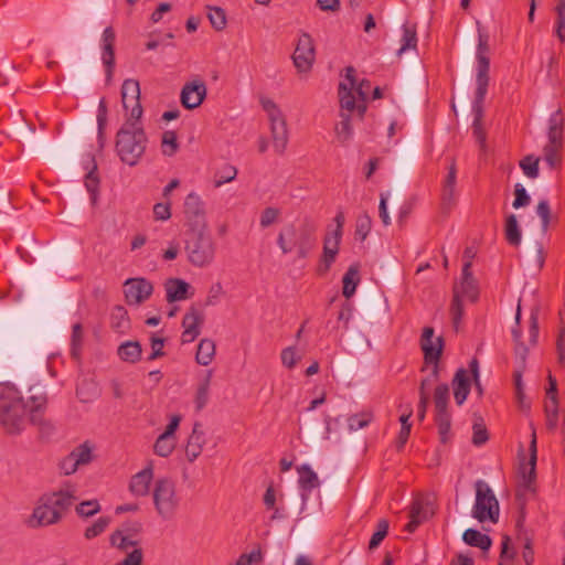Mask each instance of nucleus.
I'll use <instances>...</instances> for the list:
<instances>
[{"label": "nucleus", "instance_id": "27", "mask_svg": "<svg viewBox=\"0 0 565 565\" xmlns=\"http://www.w3.org/2000/svg\"><path fill=\"white\" fill-rule=\"evenodd\" d=\"M339 98L340 106L342 109H345L348 111L356 109L360 118H363L366 111V104L362 99L361 103L356 104L355 96L353 94V88L348 87L345 83L339 84Z\"/></svg>", "mask_w": 565, "mask_h": 565}, {"label": "nucleus", "instance_id": "11", "mask_svg": "<svg viewBox=\"0 0 565 565\" xmlns=\"http://www.w3.org/2000/svg\"><path fill=\"white\" fill-rule=\"evenodd\" d=\"M121 102L124 108L129 113L127 119H140L142 116V106L140 104V85L132 78L125 79L121 85Z\"/></svg>", "mask_w": 565, "mask_h": 565}, {"label": "nucleus", "instance_id": "35", "mask_svg": "<svg viewBox=\"0 0 565 565\" xmlns=\"http://www.w3.org/2000/svg\"><path fill=\"white\" fill-rule=\"evenodd\" d=\"M177 437L160 434L153 444V452L162 458L169 457L177 447Z\"/></svg>", "mask_w": 565, "mask_h": 565}, {"label": "nucleus", "instance_id": "42", "mask_svg": "<svg viewBox=\"0 0 565 565\" xmlns=\"http://www.w3.org/2000/svg\"><path fill=\"white\" fill-rule=\"evenodd\" d=\"M450 315L452 320V326L457 331L459 329L462 316H463V305L460 298V294L457 287H454V296L450 305Z\"/></svg>", "mask_w": 565, "mask_h": 565}, {"label": "nucleus", "instance_id": "10", "mask_svg": "<svg viewBox=\"0 0 565 565\" xmlns=\"http://www.w3.org/2000/svg\"><path fill=\"white\" fill-rule=\"evenodd\" d=\"M316 60V50L310 34L302 33L299 36L292 61L299 73H307L311 70Z\"/></svg>", "mask_w": 565, "mask_h": 565}, {"label": "nucleus", "instance_id": "20", "mask_svg": "<svg viewBox=\"0 0 565 565\" xmlns=\"http://www.w3.org/2000/svg\"><path fill=\"white\" fill-rule=\"evenodd\" d=\"M115 30L111 26H107L102 35V60L106 67L107 79L111 78L115 67Z\"/></svg>", "mask_w": 565, "mask_h": 565}, {"label": "nucleus", "instance_id": "34", "mask_svg": "<svg viewBox=\"0 0 565 565\" xmlns=\"http://www.w3.org/2000/svg\"><path fill=\"white\" fill-rule=\"evenodd\" d=\"M215 355V343L211 339H202L198 345L195 360L200 365H209Z\"/></svg>", "mask_w": 565, "mask_h": 565}, {"label": "nucleus", "instance_id": "52", "mask_svg": "<svg viewBox=\"0 0 565 565\" xmlns=\"http://www.w3.org/2000/svg\"><path fill=\"white\" fill-rule=\"evenodd\" d=\"M372 221L367 214H361L355 223V237L364 241L371 231Z\"/></svg>", "mask_w": 565, "mask_h": 565}, {"label": "nucleus", "instance_id": "41", "mask_svg": "<svg viewBox=\"0 0 565 565\" xmlns=\"http://www.w3.org/2000/svg\"><path fill=\"white\" fill-rule=\"evenodd\" d=\"M99 183L100 181L97 174V166L94 163L93 168L85 175V186L90 194V201L94 205L97 203Z\"/></svg>", "mask_w": 565, "mask_h": 565}, {"label": "nucleus", "instance_id": "22", "mask_svg": "<svg viewBox=\"0 0 565 565\" xmlns=\"http://www.w3.org/2000/svg\"><path fill=\"white\" fill-rule=\"evenodd\" d=\"M430 514L431 510H429V504L427 502H424L420 499L414 500L409 510V521L405 525L404 530L408 533H414L423 522L428 520Z\"/></svg>", "mask_w": 565, "mask_h": 565}, {"label": "nucleus", "instance_id": "63", "mask_svg": "<svg viewBox=\"0 0 565 565\" xmlns=\"http://www.w3.org/2000/svg\"><path fill=\"white\" fill-rule=\"evenodd\" d=\"M153 215L158 221H167L171 217V206L169 202L157 203L153 206Z\"/></svg>", "mask_w": 565, "mask_h": 565}, {"label": "nucleus", "instance_id": "50", "mask_svg": "<svg viewBox=\"0 0 565 565\" xmlns=\"http://www.w3.org/2000/svg\"><path fill=\"white\" fill-rule=\"evenodd\" d=\"M178 137L172 130H167L162 135V152L166 156H173L178 150Z\"/></svg>", "mask_w": 565, "mask_h": 565}, {"label": "nucleus", "instance_id": "40", "mask_svg": "<svg viewBox=\"0 0 565 565\" xmlns=\"http://www.w3.org/2000/svg\"><path fill=\"white\" fill-rule=\"evenodd\" d=\"M402 29H403V35L401 39V43H402L401 47L397 51L398 55H401L402 53H404L407 50L416 49V45H417L416 28L405 23V24H403Z\"/></svg>", "mask_w": 565, "mask_h": 565}, {"label": "nucleus", "instance_id": "47", "mask_svg": "<svg viewBox=\"0 0 565 565\" xmlns=\"http://www.w3.org/2000/svg\"><path fill=\"white\" fill-rule=\"evenodd\" d=\"M111 327L115 330H122L128 327L129 318L127 310L122 306H116L111 311Z\"/></svg>", "mask_w": 565, "mask_h": 565}, {"label": "nucleus", "instance_id": "24", "mask_svg": "<svg viewBox=\"0 0 565 565\" xmlns=\"http://www.w3.org/2000/svg\"><path fill=\"white\" fill-rule=\"evenodd\" d=\"M153 479L152 465L149 463L145 469L132 476L129 490L134 495L145 497L149 493L150 483Z\"/></svg>", "mask_w": 565, "mask_h": 565}, {"label": "nucleus", "instance_id": "39", "mask_svg": "<svg viewBox=\"0 0 565 565\" xmlns=\"http://www.w3.org/2000/svg\"><path fill=\"white\" fill-rule=\"evenodd\" d=\"M211 379L212 372L209 371L206 376L200 382L198 386L194 398V404L198 412L202 411L209 402Z\"/></svg>", "mask_w": 565, "mask_h": 565}, {"label": "nucleus", "instance_id": "8", "mask_svg": "<svg viewBox=\"0 0 565 565\" xmlns=\"http://www.w3.org/2000/svg\"><path fill=\"white\" fill-rule=\"evenodd\" d=\"M449 387L446 383L436 386L434 392L435 423L440 443L446 444L451 437V414L448 412Z\"/></svg>", "mask_w": 565, "mask_h": 565}, {"label": "nucleus", "instance_id": "18", "mask_svg": "<svg viewBox=\"0 0 565 565\" xmlns=\"http://www.w3.org/2000/svg\"><path fill=\"white\" fill-rule=\"evenodd\" d=\"M203 321V315L192 306L182 319V327L184 329L181 335L182 343H191L199 337L200 327Z\"/></svg>", "mask_w": 565, "mask_h": 565}, {"label": "nucleus", "instance_id": "57", "mask_svg": "<svg viewBox=\"0 0 565 565\" xmlns=\"http://www.w3.org/2000/svg\"><path fill=\"white\" fill-rule=\"evenodd\" d=\"M536 213L542 221V230L547 231L551 222V207L546 200H541L536 206Z\"/></svg>", "mask_w": 565, "mask_h": 565}, {"label": "nucleus", "instance_id": "48", "mask_svg": "<svg viewBox=\"0 0 565 565\" xmlns=\"http://www.w3.org/2000/svg\"><path fill=\"white\" fill-rule=\"evenodd\" d=\"M107 103L105 98H102L98 104L97 109V129H98V140L100 143L104 141L105 129L107 125Z\"/></svg>", "mask_w": 565, "mask_h": 565}, {"label": "nucleus", "instance_id": "15", "mask_svg": "<svg viewBox=\"0 0 565 565\" xmlns=\"http://www.w3.org/2000/svg\"><path fill=\"white\" fill-rule=\"evenodd\" d=\"M341 236L339 231H333L332 233H328L323 239V253L320 260V265L318 266V274L324 275L330 270L331 265L335 262L337 255L339 253Z\"/></svg>", "mask_w": 565, "mask_h": 565}, {"label": "nucleus", "instance_id": "64", "mask_svg": "<svg viewBox=\"0 0 565 565\" xmlns=\"http://www.w3.org/2000/svg\"><path fill=\"white\" fill-rule=\"evenodd\" d=\"M163 345H164V339L152 335L151 337L152 352L148 356V360L152 361V360L163 356L164 355Z\"/></svg>", "mask_w": 565, "mask_h": 565}, {"label": "nucleus", "instance_id": "16", "mask_svg": "<svg viewBox=\"0 0 565 565\" xmlns=\"http://www.w3.org/2000/svg\"><path fill=\"white\" fill-rule=\"evenodd\" d=\"M23 413L19 404H0V424L9 434H19L23 428Z\"/></svg>", "mask_w": 565, "mask_h": 565}, {"label": "nucleus", "instance_id": "58", "mask_svg": "<svg viewBox=\"0 0 565 565\" xmlns=\"http://www.w3.org/2000/svg\"><path fill=\"white\" fill-rule=\"evenodd\" d=\"M279 215H280V211L278 209L271 207V206L266 207L260 214V220H259L260 226L263 228L270 226L278 220Z\"/></svg>", "mask_w": 565, "mask_h": 565}, {"label": "nucleus", "instance_id": "7", "mask_svg": "<svg viewBox=\"0 0 565 565\" xmlns=\"http://www.w3.org/2000/svg\"><path fill=\"white\" fill-rule=\"evenodd\" d=\"M153 504L156 511L163 520L174 518L179 508V498L175 492V484L168 478L158 479L153 489Z\"/></svg>", "mask_w": 565, "mask_h": 565}, {"label": "nucleus", "instance_id": "59", "mask_svg": "<svg viewBox=\"0 0 565 565\" xmlns=\"http://www.w3.org/2000/svg\"><path fill=\"white\" fill-rule=\"evenodd\" d=\"M143 553L140 547L134 548L130 553H127L126 557L116 563L115 565H142Z\"/></svg>", "mask_w": 565, "mask_h": 565}, {"label": "nucleus", "instance_id": "33", "mask_svg": "<svg viewBox=\"0 0 565 565\" xmlns=\"http://www.w3.org/2000/svg\"><path fill=\"white\" fill-rule=\"evenodd\" d=\"M462 540L466 544L479 547L482 551H488L491 547V537L475 529H467L462 534Z\"/></svg>", "mask_w": 565, "mask_h": 565}, {"label": "nucleus", "instance_id": "6", "mask_svg": "<svg viewBox=\"0 0 565 565\" xmlns=\"http://www.w3.org/2000/svg\"><path fill=\"white\" fill-rule=\"evenodd\" d=\"M476 501L472 508V516L480 523H498L500 516V505L492 489L484 480L475 482Z\"/></svg>", "mask_w": 565, "mask_h": 565}, {"label": "nucleus", "instance_id": "13", "mask_svg": "<svg viewBox=\"0 0 565 565\" xmlns=\"http://www.w3.org/2000/svg\"><path fill=\"white\" fill-rule=\"evenodd\" d=\"M489 45L488 36L479 33L478 46H477V89L476 90H488L489 85V68L490 60L488 56Z\"/></svg>", "mask_w": 565, "mask_h": 565}, {"label": "nucleus", "instance_id": "29", "mask_svg": "<svg viewBox=\"0 0 565 565\" xmlns=\"http://www.w3.org/2000/svg\"><path fill=\"white\" fill-rule=\"evenodd\" d=\"M297 470L299 473L298 484L302 491V498H305L306 493L308 494L313 489L320 487V480L309 465H302L298 467Z\"/></svg>", "mask_w": 565, "mask_h": 565}, {"label": "nucleus", "instance_id": "14", "mask_svg": "<svg viewBox=\"0 0 565 565\" xmlns=\"http://www.w3.org/2000/svg\"><path fill=\"white\" fill-rule=\"evenodd\" d=\"M530 458L527 462H523L520 466L521 475V487L527 491L534 492V483L536 479V460H537V448H536V433L532 430L531 443H530Z\"/></svg>", "mask_w": 565, "mask_h": 565}, {"label": "nucleus", "instance_id": "4", "mask_svg": "<svg viewBox=\"0 0 565 565\" xmlns=\"http://www.w3.org/2000/svg\"><path fill=\"white\" fill-rule=\"evenodd\" d=\"M184 250L188 262L194 267L210 266L215 258L216 243L206 228L185 231Z\"/></svg>", "mask_w": 565, "mask_h": 565}, {"label": "nucleus", "instance_id": "19", "mask_svg": "<svg viewBox=\"0 0 565 565\" xmlns=\"http://www.w3.org/2000/svg\"><path fill=\"white\" fill-rule=\"evenodd\" d=\"M488 90H476L472 111L475 115L472 122V134L481 149L486 148V131L482 127L483 102Z\"/></svg>", "mask_w": 565, "mask_h": 565}, {"label": "nucleus", "instance_id": "56", "mask_svg": "<svg viewBox=\"0 0 565 565\" xmlns=\"http://www.w3.org/2000/svg\"><path fill=\"white\" fill-rule=\"evenodd\" d=\"M472 444L475 446H482L489 439L488 430L484 424L475 423L472 426Z\"/></svg>", "mask_w": 565, "mask_h": 565}, {"label": "nucleus", "instance_id": "38", "mask_svg": "<svg viewBox=\"0 0 565 565\" xmlns=\"http://www.w3.org/2000/svg\"><path fill=\"white\" fill-rule=\"evenodd\" d=\"M110 545L119 550L120 552H128L130 547H137L138 541L132 540L130 534H125L122 530H116L109 537Z\"/></svg>", "mask_w": 565, "mask_h": 565}, {"label": "nucleus", "instance_id": "30", "mask_svg": "<svg viewBox=\"0 0 565 565\" xmlns=\"http://www.w3.org/2000/svg\"><path fill=\"white\" fill-rule=\"evenodd\" d=\"M342 294L347 299H350L356 291V287L360 284V265L352 264L345 271L342 278Z\"/></svg>", "mask_w": 565, "mask_h": 565}, {"label": "nucleus", "instance_id": "25", "mask_svg": "<svg viewBox=\"0 0 565 565\" xmlns=\"http://www.w3.org/2000/svg\"><path fill=\"white\" fill-rule=\"evenodd\" d=\"M201 428L202 425L200 423L193 425L192 433L185 446V456L190 462H193L201 455L205 445V435Z\"/></svg>", "mask_w": 565, "mask_h": 565}, {"label": "nucleus", "instance_id": "53", "mask_svg": "<svg viewBox=\"0 0 565 565\" xmlns=\"http://www.w3.org/2000/svg\"><path fill=\"white\" fill-rule=\"evenodd\" d=\"M520 168L523 170L524 174L531 179H535L539 175V158H534L533 156H526L524 159L520 161Z\"/></svg>", "mask_w": 565, "mask_h": 565}, {"label": "nucleus", "instance_id": "26", "mask_svg": "<svg viewBox=\"0 0 565 565\" xmlns=\"http://www.w3.org/2000/svg\"><path fill=\"white\" fill-rule=\"evenodd\" d=\"M452 387L456 403L458 405H462L467 399L471 388V380L467 370L460 367L456 371L452 379Z\"/></svg>", "mask_w": 565, "mask_h": 565}, {"label": "nucleus", "instance_id": "12", "mask_svg": "<svg viewBox=\"0 0 565 565\" xmlns=\"http://www.w3.org/2000/svg\"><path fill=\"white\" fill-rule=\"evenodd\" d=\"M124 292L128 305H140L153 292L152 284L146 278H129L124 284Z\"/></svg>", "mask_w": 565, "mask_h": 565}, {"label": "nucleus", "instance_id": "43", "mask_svg": "<svg viewBox=\"0 0 565 565\" xmlns=\"http://www.w3.org/2000/svg\"><path fill=\"white\" fill-rule=\"evenodd\" d=\"M207 18L211 22V25L216 31H222L226 28V13L225 10L220 7L207 6Z\"/></svg>", "mask_w": 565, "mask_h": 565}, {"label": "nucleus", "instance_id": "55", "mask_svg": "<svg viewBox=\"0 0 565 565\" xmlns=\"http://www.w3.org/2000/svg\"><path fill=\"white\" fill-rule=\"evenodd\" d=\"M514 201L512 203V206L514 209L524 207L530 204L531 198L527 194L525 188L521 183H516L514 186Z\"/></svg>", "mask_w": 565, "mask_h": 565}, {"label": "nucleus", "instance_id": "49", "mask_svg": "<svg viewBox=\"0 0 565 565\" xmlns=\"http://www.w3.org/2000/svg\"><path fill=\"white\" fill-rule=\"evenodd\" d=\"M373 419L372 413L363 412L351 415L348 418V425L351 430H359L366 427Z\"/></svg>", "mask_w": 565, "mask_h": 565}, {"label": "nucleus", "instance_id": "61", "mask_svg": "<svg viewBox=\"0 0 565 565\" xmlns=\"http://www.w3.org/2000/svg\"><path fill=\"white\" fill-rule=\"evenodd\" d=\"M298 360L295 347H288L281 351V363L287 369H294Z\"/></svg>", "mask_w": 565, "mask_h": 565}, {"label": "nucleus", "instance_id": "45", "mask_svg": "<svg viewBox=\"0 0 565 565\" xmlns=\"http://www.w3.org/2000/svg\"><path fill=\"white\" fill-rule=\"evenodd\" d=\"M100 509L102 508L98 500L93 499L78 503L75 507V512L78 516L87 519L97 514L100 511Z\"/></svg>", "mask_w": 565, "mask_h": 565}, {"label": "nucleus", "instance_id": "9", "mask_svg": "<svg viewBox=\"0 0 565 565\" xmlns=\"http://www.w3.org/2000/svg\"><path fill=\"white\" fill-rule=\"evenodd\" d=\"M184 215L188 230L207 227L204 202L198 193L191 192L186 195L184 200Z\"/></svg>", "mask_w": 565, "mask_h": 565}, {"label": "nucleus", "instance_id": "28", "mask_svg": "<svg viewBox=\"0 0 565 565\" xmlns=\"http://www.w3.org/2000/svg\"><path fill=\"white\" fill-rule=\"evenodd\" d=\"M190 284L180 278H170L164 284V289L167 292V301L169 303L185 300L189 298L188 291L190 289Z\"/></svg>", "mask_w": 565, "mask_h": 565}, {"label": "nucleus", "instance_id": "46", "mask_svg": "<svg viewBox=\"0 0 565 565\" xmlns=\"http://www.w3.org/2000/svg\"><path fill=\"white\" fill-rule=\"evenodd\" d=\"M388 527H390V524H388L387 520H385V519L379 520V522L376 523V531L373 533V535L371 536V540L369 542L370 550H375L380 546V544L382 543V541L385 539V536L388 533Z\"/></svg>", "mask_w": 565, "mask_h": 565}, {"label": "nucleus", "instance_id": "32", "mask_svg": "<svg viewBox=\"0 0 565 565\" xmlns=\"http://www.w3.org/2000/svg\"><path fill=\"white\" fill-rule=\"evenodd\" d=\"M504 237L509 245L518 247L522 241V232L519 226L516 216L509 214L504 222Z\"/></svg>", "mask_w": 565, "mask_h": 565}, {"label": "nucleus", "instance_id": "62", "mask_svg": "<svg viewBox=\"0 0 565 565\" xmlns=\"http://www.w3.org/2000/svg\"><path fill=\"white\" fill-rule=\"evenodd\" d=\"M262 106L267 111L270 121L284 117L282 113L274 100L268 98L262 99Z\"/></svg>", "mask_w": 565, "mask_h": 565}, {"label": "nucleus", "instance_id": "21", "mask_svg": "<svg viewBox=\"0 0 565 565\" xmlns=\"http://www.w3.org/2000/svg\"><path fill=\"white\" fill-rule=\"evenodd\" d=\"M471 262L468 259L462 266L461 281L458 288L460 298H467L471 302H476L479 298V286L477 279L471 271Z\"/></svg>", "mask_w": 565, "mask_h": 565}, {"label": "nucleus", "instance_id": "5", "mask_svg": "<svg viewBox=\"0 0 565 565\" xmlns=\"http://www.w3.org/2000/svg\"><path fill=\"white\" fill-rule=\"evenodd\" d=\"M434 329L431 327H425L420 337V348L424 352V361L426 365H431V370L428 376L422 380L419 385V395L424 394L429 396L428 390L439 379V360L444 350L443 337H437L433 340Z\"/></svg>", "mask_w": 565, "mask_h": 565}, {"label": "nucleus", "instance_id": "2", "mask_svg": "<svg viewBox=\"0 0 565 565\" xmlns=\"http://www.w3.org/2000/svg\"><path fill=\"white\" fill-rule=\"evenodd\" d=\"M316 223L308 217L303 218L299 225L289 223L278 233L277 245L282 254L296 252L297 258L305 259L316 247Z\"/></svg>", "mask_w": 565, "mask_h": 565}, {"label": "nucleus", "instance_id": "60", "mask_svg": "<svg viewBox=\"0 0 565 565\" xmlns=\"http://www.w3.org/2000/svg\"><path fill=\"white\" fill-rule=\"evenodd\" d=\"M326 426L321 435L319 434L320 428H316L313 426L308 427L307 429V437L311 443H318V440L321 439H328L330 434V423L328 419L324 422Z\"/></svg>", "mask_w": 565, "mask_h": 565}, {"label": "nucleus", "instance_id": "54", "mask_svg": "<svg viewBox=\"0 0 565 565\" xmlns=\"http://www.w3.org/2000/svg\"><path fill=\"white\" fill-rule=\"evenodd\" d=\"M71 456L78 465H86L92 460V449L87 444H82L71 452Z\"/></svg>", "mask_w": 565, "mask_h": 565}, {"label": "nucleus", "instance_id": "37", "mask_svg": "<svg viewBox=\"0 0 565 565\" xmlns=\"http://www.w3.org/2000/svg\"><path fill=\"white\" fill-rule=\"evenodd\" d=\"M118 355L126 362L135 363L140 360L141 345L137 341H127L119 345Z\"/></svg>", "mask_w": 565, "mask_h": 565}, {"label": "nucleus", "instance_id": "36", "mask_svg": "<svg viewBox=\"0 0 565 565\" xmlns=\"http://www.w3.org/2000/svg\"><path fill=\"white\" fill-rule=\"evenodd\" d=\"M341 121L335 125L334 132L340 143L347 145L353 136V128L351 125V116L349 114L340 113Z\"/></svg>", "mask_w": 565, "mask_h": 565}, {"label": "nucleus", "instance_id": "31", "mask_svg": "<svg viewBox=\"0 0 565 565\" xmlns=\"http://www.w3.org/2000/svg\"><path fill=\"white\" fill-rule=\"evenodd\" d=\"M457 179V168L455 161L451 162L448 169V174L443 184L441 200L444 205H451L455 200V186Z\"/></svg>", "mask_w": 565, "mask_h": 565}, {"label": "nucleus", "instance_id": "23", "mask_svg": "<svg viewBox=\"0 0 565 565\" xmlns=\"http://www.w3.org/2000/svg\"><path fill=\"white\" fill-rule=\"evenodd\" d=\"M273 147L277 154L285 153L288 145V129L285 117L270 121Z\"/></svg>", "mask_w": 565, "mask_h": 565}, {"label": "nucleus", "instance_id": "3", "mask_svg": "<svg viewBox=\"0 0 565 565\" xmlns=\"http://www.w3.org/2000/svg\"><path fill=\"white\" fill-rule=\"evenodd\" d=\"M139 120L126 119L116 134V152L120 160L130 167L140 161L148 143L147 135Z\"/></svg>", "mask_w": 565, "mask_h": 565}, {"label": "nucleus", "instance_id": "44", "mask_svg": "<svg viewBox=\"0 0 565 565\" xmlns=\"http://www.w3.org/2000/svg\"><path fill=\"white\" fill-rule=\"evenodd\" d=\"M111 522L110 516H100L98 520H96L92 525L86 527L84 532V536L86 540H93L105 532V530L108 527V525Z\"/></svg>", "mask_w": 565, "mask_h": 565}, {"label": "nucleus", "instance_id": "1", "mask_svg": "<svg viewBox=\"0 0 565 565\" xmlns=\"http://www.w3.org/2000/svg\"><path fill=\"white\" fill-rule=\"evenodd\" d=\"M75 501L76 488L65 483L57 491L42 494L25 523L31 529L56 524Z\"/></svg>", "mask_w": 565, "mask_h": 565}, {"label": "nucleus", "instance_id": "51", "mask_svg": "<svg viewBox=\"0 0 565 565\" xmlns=\"http://www.w3.org/2000/svg\"><path fill=\"white\" fill-rule=\"evenodd\" d=\"M237 175V169L234 166L225 164L220 172L215 174L214 186L220 188L223 184L233 181Z\"/></svg>", "mask_w": 565, "mask_h": 565}, {"label": "nucleus", "instance_id": "17", "mask_svg": "<svg viewBox=\"0 0 565 565\" xmlns=\"http://www.w3.org/2000/svg\"><path fill=\"white\" fill-rule=\"evenodd\" d=\"M206 96V86L202 81L186 83L180 95L181 104L186 109L199 107Z\"/></svg>", "mask_w": 565, "mask_h": 565}]
</instances>
